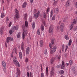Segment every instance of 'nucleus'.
<instances>
[{"label": "nucleus", "mask_w": 77, "mask_h": 77, "mask_svg": "<svg viewBox=\"0 0 77 77\" xmlns=\"http://www.w3.org/2000/svg\"><path fill=\"white\" fill-rule=\"evenodd\" d=\"M71 23L72 24L70 25V30H71L72 29L74 25L77 23V20L75 19H73L72 20Z\"/></svg>", "instance_id": "nucleus-1"}, {"label": "nucleus", "mask_w": 77, "mask_h": 77, "mask_svg": "<svg viewBox=\"0 0 77 77\" xmlns=\"http://www.w3.org/2000/svg\"><path fill=\"white\" fill-rule=\"evenodd\" d=\"M25 35L26 36L27 35V31H24V29H23V32L22 34V38L23 39H24L25 37Z\"/></svg>", "instance_id": "nucleus-2"}, {"label": "nucleus", "mask_w": 77, "mask_h": 77, "mask_svg": "<svg viewBox=\"0 0 77 77\" xmlns=\"http://www.w3.org/2000/svg\"><path fill=\"white\" fill-rule=\"evenodd\" d=\"M54 75V69L53 67L50 71V77H52V76Z\"/></svg>", "instance_id": "nucleus-3"}, {"label": "nucleus", "mask_w": 77, "mask_h": 77, "mask_svg": "<svg viewBox=\"0 0 77 77\" xmlns=\"http://www.w3.org/2000/svg\"><path fill=\"white\" fill-rule=\"evenodd\" d=\"M13 63L16 66H17L18 67L20 66L19 62L17 60H14V61H13Z\"/></svg>", "instance_id": "nucleus-4"}, {"label": "nucleus", "mask_w": 77, "mask_h": 77, "mask_svg": "<svg viewBox=\"0 0 77 77\" xmlns=\"http://www.w3.org/2000/svg\"><path fill=\"white\" fill-rule=\"evenodd\" d=\"M40 12L39 11H38L33 16V17L35 18V19H37L38 17L39 16Z\"/></svg>", "instance_id": "nucleus-5"}, {"label": "nucleus", "mask_w": 77, "mask_h": 77, "mask_svg": "<svg viewBox=\"0 0 77 77\" xmlns=\"http://www.w3.org/2000/svg\"><path fill=\"white\" fill-rule=\"evenodd\" d=\"M13 38L11 37H8L6 38V42L7 43H9L10 41H12Z\"/></svg>", "instance_id": "nucleus-6"}, {"label": "nucleus", "mask_w": 77, "mask_h": 77, "mask_svg": "<svg viewBox=\"0 0 77 77\" xmlns=\"http://www.w3.org/2000/svg\"><path fill=\"white\" fill-rule=\"evenodd\" d=\"M57 48L56 47V46H54L52 49V50L51 51V54H53V53H54L55 51H56V49Z\"/></svg>", "instance_id": "nucleus-7"}, {"label": "nucleus", "mask_w": 77, "mask_h": 77, "mask_svg": "<svg viewBox=\"0 0 77 77\" xmlns=\"http://www.w3.org/2000/svg\"><path fill=\"white\" fill-rule=\"evenodd\" d=\"M53 26L51 25L49 28V33H51L52 32H53Z\"/></svg>", "instance_id": "nucleus-8"}, {"label": "nucleus", "mask_w": 77, "mask_h": 77, "mask_svg": "<svg viewBox=\"0 0 77 77\" xmlns=\"http://www.w3.org/2000/svg\"><path fill=\"white\" fill-rule=\"evenodd\" d=\"M64 27V23H62L60 25V30L61 32H63V28Z\"/></svg>", "instance_id": "nucleus-9"}, {"label": "nucleus", "mask_w": 77, "mask_h": 77, "mask_svg": "<svg viewBox=\"0 0 77 77\" xmlns=\"http://www.w3.org/2000/svg\"><path fill=\"white\" fill-rule=\"evenodd\" d=\"M71 5V2H70V0H68L65 4V6L66 7H68Z\"/></svg>", "instance_id": "nucleus-10"}, {"label": "nucleus", "mask_w": 77, "mask_h": 77, "mask_svg": "<svg viewBox=\"0 0 77 77\" xmlns=\"http://www.w3.org/2000/svg\"><path fill=\"white\" fill-rule=\"evenodd\" d=\"M18 29V26L16 25L15 26H14L12 27V30H13V32H14L15 30H17Z\"/></svg>", "instance_id": "nucleus-11"}, {"label": "nucleus", "mask_w": 77, "mask_h": 77, "mask_svg": "<svg viewBox=\"0 0 77 77\" xmlns=\"http://www.w3.org/2000/svg\"><path fill=\"white\" fill-rule=\"evenodd\" d=\"M2 64L3 66V68L4 69H6V63L4 61H3L2 62Z\"/></svg>", "instance_id": "nucleus-12"}, {"label": "nucleus", "mask_w": 77, "mask_h": 77, "mask_svg": "<svg viewBox=\"0 0 77 77\" xmlns=\"http://www.w3.org/2000/svg\"><path fill=\"white\" fill-rule=\"evenodd\" d=\"M26 54H29V53L30 52V48L29 47L26 48Z\"/></svg>", "instance_id": "nucleus-13"}, {"label": "nucleus", "mask_w": 77, "mask_h": 77, "mask_svg": "<svg viewBox=\"0 0 77 77\" xmlns=\"http://www.w3.org/2000/svg\"><path fill=\"white\" fill-rule=\"evenodd\" d=\"M24 44L23 42H22L21 44V50L23 51V52H24L25 51V50H24Z\"/></svg>", "instance_id": "nucleus-14"}, {"label": "nucleus", "mask_w": 77, "mask_h": 77, "mask_svg": "<svg viewBox=\"0 0 77 77\" xmlns=\"http://www.w3.org/2000/svg\"><path fill=\"white\" fill-rule=\"evenodd\" d=\"M54 59H55L54 58H51L50 60V63L51 65L53 64V62H54Z\"/></svg>", "instance_id": "nucleus-15"}, {"label": "nucleus", "mask_w": 77, "mask_h": 77, "mask_svg": "<svg viewBox=\"0 0 77 77\" xmlns=\"http://www.w3.org/2000/svg\"><path fill=\"white\" fill-rule=\"evenodd\" d=\"M62 64L61 68L62 69H64V68H65V63L64 62V61H62Z\"/></svg>", "instance_id": "nucleus-16"}, {"label": "nucleus", "mask_w": 77, "mask_h": 77, "mask_svg": "<svg viewBox=\"0 0 77 77\" xmlns=\"http://www.w3.org/2000/svg\"><path fill=\"white\" fill-rule=\"evenodd\" d=\"M27 5V2H24L22 5V8H24L26 7V5Z\"/></svg>", "instance_id": "nucleus-17"}, {"label": "nucleus", "mask_w": 77, "mask_h": 77, "mask_svg": "<svg viewBox=\"0 0 77 77\" xmlns=\"http://www.w3.org/2000/svg\"><path fill=\"white\" fill-rule=\"evenodd\" d=\"M54 13L56 14H57L59 13V9L57 8H56L55 9Z\"/></svg>", "instance_id": "nucleus-18"}, {"label": "nucleus", "mask_w": 77, "mask_h": 77, "mask_svg": "<svg viewBox=\"0 0 77 77\" xmlns=\"http://www.w3.org/2000/svg\"><path fill=\"white\" fill-rule=\"evenodd\" d=\"M19 55L20 59H22L23 57V54H22V52H20L19 53Z\"/></svg>", "instance_id": "nucleus-19"}, {"label": "nucleus", "mask_w": 77, "mask_h": 77, "mask_svg": "<svg viewBox=\"0 0 77 77\" xmlns=\"http://www.w3.org/2000/svg\"><path fill=\"white\" fill-rule=\"evenodd\" d=\"M14 18H17V19H18L19 18V15L18 14H16L15 15Z\"/></svg>", "instance_id": "nucleus-20"}, {"label": "nucleus", "mask_w": 77, "mask_h": 77, "mask_svg": "<svg viewBox=\"0 0 77 77\" xmlns=\"http://www.w3.org/2000/svg\"><path fill=\"white\" fill-rule=\"evenodd\" d=\"M64 73V71L63 70H60L59 71V74H63Z\"/></svg>", "instance_id": "nucleus-21"}, {"label": "nucleus", "mask_w": 77, "mask_h": 77, "mask_svg": "<svg viewBox=\"0 0 77 77\" xmlns=\"http://www.w3.org/2000/svg\"><path fill=\"white\" fill-rule=\"evenodd\" d=\"M55 39L54 38H53L51 42V43H52V45H54V41H55Z\"/></svg>", "instance_id": "nucleus-22"}, {"label": "nucleus", "mask_w": 77, "mask_h": 77, "mask_svg": "<svg viewBox=\"0 0 77 77\" xmlns=\"http://www.w3.org/2000/svg\"><path fill=\"white\" fill-rule=\"evenodd\" d=\"M32 29H35V23L34 22H33L32 24Z\"/></svg>", "instance_id": "nucleus-23"}, {"label": "nucleus", "mask_w": 77, "mask_h": 77, "mask_svg": "<svg viewBox=\"0 0 77 77\" xmlns=\"http://www.w3.org/2000/svg\"><path fill=\"white\" fill-rule=\"evenodd\" d=\"M9 33L10 35H12V33H13V30H12V27L11 29L9 30Z\"/></svg>", "instance_id": "nucleus-24"}, {"label": "nucleus", "mask_w": 77, "mask_h": 77, "mask_svg": "<svg viewBox=\"0 0 77 77\" xmlns=\"http://www.w3.org/2000/svg\"><path fill=\"white\" fill-rule=\"evenodd\" d=\"M71 43H72V40H71V39H70L69 40L68 43L69 46H70L71 45Z\"/></svg>", "instance_id": "nucleus-25"}, {"label": "nucleus", "mask_w": 77, "mask_h": 77, "mask_svg": "<svg viewBox=\"0 0 77 77\" xmlns=\"http://www.w3.org/2000/svg\"><path fill=\"white\" fill-rule=\"evenodd\" d=\"M1 18H3V17H5V14H4V13H1Z\"/></svg>", "instance_id": "nucleus-26"}, {"label": "nucleus", "mask_w": 77, "mask_h": 77, "mask_svg": "<svg viewBox=\"0 0 77 77\" xmlns=\"http://www.w3.org/2000/svg\"><path fill=\"white\" fill-rule=\"evenodd\" d=\"M17 37V38H20L21 37V34L20 32H19L18 33Z\"/></svg>", "instance_id": "nucleus-27"}, {"label": "nucleus", "mask_w": 77, "mask_h": 77, "mask_svg": "<svg viewBox=\"0 0 77 77\" xmlns=\"http://www.w3.org/2000/svg\"><path fill=\"white\" fill-rule=\"evenodd\" d=\"M64 38L66 39V40H68L69 39V38L68 37V35H66L64 36Z\"/></svg>", "instance_id": "nucleus-28"}, {"label": "nucleus", "mask_w": 77, "mask_h": 77, "mask_svg": "<svg viewBox=\"0 0 77 77\" xmlns=\"http://www.w3.org/2000/svg\"><path fill=\"white\" fill-rule=\"evenodd\" d=\"M48 67H46V75H48Z\"/></svg>", "instance_id": "nucleus-29"}, {"label": "nucleus", "mask_w": 77, "mask_h": 77, "mask_svg": "<svg viewBox=\"0 0 77 77\" xmlns=\"http://www.w3.org/2000/svg\"><path fill=\"white\" fill-rule=\"evenodd\" d=\"M45 52L44 53V54H46V57L47 58V50L45 49Z\"/></svg>", "instance_id": "nucleus-30"}, {"label": "nucleus", "mask_w": 77, "mask_h": 77, "mask_svg": "<svg viewBox=\"0 0 77 77\" xmlns=\"http://www.w3.org/2000/svg\"><path fill=\"white\" fill-rule=\"evenodd\" d=\"M15 12L16 14H19V11H18V10L17 9H15Z\"/></svg>", "instance_id": "nucleus-31"}, {"label": "nucleus", "mask_w": 77, "mask_h": 77, "mask_svg": "<svg viewBox=\"0 0 77 77\" xmlns=\"http://www.w3.org/2000/svg\"><path fill=\"white\" fill-rule=\"evenodd\" d=\"M44 26L42 25H41V30H42V31H44Z\"/></svg>", "instance_id": "nucleus-32"}, {"label": "nucleus", "mask_w": 77, "mask_h": 77, "mask_svg": "<svg viewBox=\"0 0 77 77\" xmlns=\"http://www.w3.org/2000/svg\"><path fill=\"white\" fill-rule=\"evenodd\" d=\"M17 72L18 75H20V70H19V69L17 68Z\"/></svg>", "instance_id": "nucleus-33"}, {"label": "nucleus", "mask_w": 77, "mask_h": 77, "mask_svg": "<svg viewBox=\"0 0 77 77\" xmlns=\"http://www.w3.org/2000/svg\"><path fill=\"white\" fill-rule=\"evenodd\" d=\"M25 25L26 27H27V26H28V22H27V21H25Z\"/></svg>", "instance_id": "nucleus-34"}, {"label": "nucleus", "mask_w": 77, "mask_h": 77, "mask_svg": "<svg viewBox=\"0 0 77 77\" xmlns=\"http://www.w3.org/2000/svg\"><path fill=\"white\" fill-rule=\"evenodd\" d=\"M68 45H66V48H65V52H66V50H68Z\"/></svg>", "instance_id": "nucleus-35"}, {"label": "nucleus", "mask_w": 77, "mask_h": 77, "mask_svg": "<svg viewBox=\"0 0 77 77\" xmlns=\"http://www.w3.org/2000/svg\"><path fill=\"white\" fill-rule=\"evenodd\" d=\"M43 15H44V18H46V13H45V12L44 11L43 12Z\"/></svg>", "instance_id": "nucleus-36"}, {"label": "nucleus", "mask_w": 77, "mask_h": 77, "mask_svg": "<svg viewBox=\"0 0 77 77\" xmlns=\"http://www.w3.org/2000/svg\"><path fill=\"white\" fill-rule=\"evenodd\" d=\"M57 1H55L53 3V5H54V6H55L57 4Z\"/></svg>", "instance_id": "nucleus-37"}, {"label": "nucleus", "mask_w": 77, "mask_h": 77, "mask_svg": "<svg viewBox=\"0 0 77 77\" xmlns=\"http://www.w3.org/2000/svg\"><path fill=\"white\" fill-rule=\"evenodd\" d=\"M53 11H51V17H52V16H53Z\"/></svg>", "instance_id": "nucleus-38"}, {"label": "nucleus", "mask_w": 77, "mask_h": 77, "mask_svg": "<svg viewBox=\"0 0 77 77\" xmlns=\"http://www.w3.org/2000/svg\"><path fill=\"white\" fill-rule=\"evenodd\" d=\"M62 51H64V49L65 48V46H64V45H63L62 46Z\"/></svg>", "instance_id": "nucleus-39"}, {"label": "nucleus", "mask_w": 77, "mask_h": 77, "mask_svg": "<svg viewBox=\"0 0 77 77\" xmlns=\"http://www.w3.org/2000/svg\"><path fill=\"white\" fill-rule=\"evenodd\" d=\"M50 10V8H48V9H47L46 12H47V14H48V13L49 12V11Z\"/></svg>", "instance_id": "nucleus-40"}, {"label": "nucleus", "mask_w": 77, "mask_h": 77, "mask_svg": "<svg viewBox=\"0 0 77 77\" xmlns=\"http://www.w3.org/2000/svg\"><path fill=\"white\" fill-rule=\"evenodd\" d=\"M52 20H55V15H54L52 18Z\"/></svg>", "instance_id": "nucleus-41"}, {"label": "nucleus", "mask_w": 77, "mask_h": 77, "mask_svg": "<svg viewBox=\"0 0 77 77\" xmlns=\"http://www.w3.org/2000/svg\"><path fill=\"white\" fill-rule=\"evenodd\" d=\"M6 23H8V21H9V17H7L6 18Z\"/></svg>", "instance_id": "nucleus-42"}, {"label": "nucleus", "mask_w": 77, "mask_h": 77, "mask_svg": "<svg viewBox=\"0 0 77 77\" xmlns=\"http://www.w3.org/2000/svg\"><path fill=\"white\" fill-rule=\"evenodd\" d=\"M27 13H26L24 15V18H27Z\"/></svg>", "instance_id": "nucleus-43"}, {"label": "nucleus", "mask_w": 77, "mask_h": 77, "mask_svg": "<svg viewBox=\"0 0 77 77\" xmlns=\"http://www.w3.org/2000/svg\"><path fill=\"white\" fill-rule=\"evenodd\" d=\"M37 33L38 35H40V31H39V30L38 29L37 30Z\"/></svg>", "instance_id": "nucleus-44"}, {"label": "nucleus", "mask_w": 77, "mask_h": 77, "mask_svg": "<svg viewBox=\"0 0 77 77\" xmlns=\"http://www.w3.org/2000/svg\"><path fill=\"white\" fill-rule=\"evenodd\" d=\"M39 42L40 43V44H43V41L42 40H40Z\"/></svg>", "instance_id": "nucleus-45"}, {"label": "nucleus", "mask_w": 77, "mask_h": 77, "mask_svg": "<svg viewBox=\"0 0 77 77\" xmlns=\"http://www.w3.org/2000/svg\"><path fill=\"white\" fill-rule=\"evenodd\" d=\"M14 60H17V57L16 56H15L14 58V60H13V61Z\"/></svg>", "instance_id": "nucleus-46"}, {"label": "nucleus", "mask_w": 77, "mask_h": 77, "mask_svg": "<svg viewBox=\"0 0 77 77\" xmlns=\"http://www.w3.org/2000/svg\"><path fill=\"white\" fill-rule=\"evenodd\" d=\"M28 62V58L27 57H26L25 59V62L27 63V62Z\"/></svg>", "instance_id": "nucleus-47"}, {"label": "nucleus", "mask_w": 77, "mask_h": 77, "mask_svg": "<svg viewBox=\"0 0 77 77\" xmlns=\"http://www.w3.org/2000/svg\"><path fill=\"white\" fill-rule=\"evenodd\" d=\"M61 65H57V68H61Z\"/></svg>", "instance_id": "nucleus-48"}, {"label": "nucleus", "mask_w": 77, "mask_h": 77, "mask_svg": "<svg viewBox=\"0 0 77 77\" xmlns=\"http://www.w3.org/2000/svg\"><path fill=\"white\" fill-rule=\"evenodd\" d=\"M14 51L16 54H17V49L16 48H14Z\"/></svg>", "instance_id": "nucleus-49"}, {"label": "nucleus", "mask_w": 77, "mask_h": 77, "mask_svg": "<svg viewBox=\"0 0 77 77\" xmlns=\"http://www.w3.org/2000/svg\"><path fill=\"white\" fill-rule=\"evenodd\" d=\"M12 25V22H10V23H9V27H11V25Z\"/></svg>", "instance_id": "nucleus-50"}, {"label": "nucleus", "mask_w": 77, "mask_h": 77, "mask_svg": "<svg viewBox=\"0 0 77 77\" xmlns=\"http://www.w3.org/2000/svg\"><path fill=\"white\" fill-rule=\"evenodd\" d=\"M77 28L75 27L73 28V30H74V31H76V30H77Z\"/></svg>", "instance_id": "nucleus-51"}, {"label": "nucleus", "mask_w": 77, "mask_h": 77, "mask_svg": "<svg viewBox=\"0 0 77 77\" xmlns=\"http://www.w3.org/2000/svg\"><path fill=\"white\" fill-rule=\"evenodd\" d=\"M36 12H37L36 10L34 9L33 11V14H35V13H36Z\"/></svg>", "instance_id": "nucleus-52"}, {"label": "nucleus", "mask_w": 77, "mask_h": 77, "mask_svg": "<svg viewBox=\"0 0 77 77\" xmlns=\"http://www.w3.org/2000/svg\"><path fill=\"white\" fill-rule=\"evenodd\" d=\"M49 47H50V48H52V46H51V43H50L49 44Z\"/></svg>", "instance_id": "nucleus-53"}, {"label": "nucleus", "mask_w": 77, "mask_h": 77, "mask_svg": "<svg viewBox=\"0 0 77 77\" xmlns=\"http://www.w3.org/2000/svg\"><path fill=\"white\" fill-rule=\"evenodd\" d=\"M29 77H33V75L32 74V73L30 72V75H29Z\"/></svg>", "instance_id": "nucleus-54"}, {"label": "nucleus", "mask_w": 77, "mask_h": 77, "mask_svg": "<svg viewBox=\"0 0 77 77\" xmlns=\"http://www.w3.org/2000/svg\"><path fill=\"white\" fill-rule=\"evenodd\" d=\"M69 63L70 65H72V60H70L69 61Z\"/></svg>", "instance_id": "nucleus-55"}, {"label": "nucleus", "mask_w": 77, "mask_h": 77, "mask_svg": "<svg viewBox=\"0 0 77 77\" xmlns=\"http://www.w3.org/2000/svg\"><path fill=\"white\" fill-rule=\"evenodd\" d=\"M41 77H44V73H42L41 74Z\"/></svg>", "instance_id": "nucleus-56"}, {"label": "nucleus", "mask_w": 77, "mask_h": 77, "mask_svg": "<svg viewBox=\"0 0 77 77\" xmlns=\"http://www.w3.org/2000/svg\"><path fill=\"white\" fill-rule=\"evenodd\" d=\"M40 47H43V46H44V45H43V44H40Z\"/></svg>", "instance_id": "nucleus-57"}, {"label": "nucleus", "mask_w": 77, "mask_h": 77, "mask_svg": "<svg viewBox=\"0 0 77 77\" xmlns=\"http://www.w3.org/2000/svg\"><path fill=\"white\" fill-rule=\"evenodd\" d=\"M27 75L28 77H29V72H27Z\"/></svg>", "instance_id": "nucleus-58"}, {"label": "nucleus", "mask_w": 77, "mask_h": 77, "mask_svg": "<svg viewBox=\"0 0 77 77\" xmlns=\"http://www.w3.org/2000/svg\"><path fill=\"white\" fill-rule=\"evenodd\" d=\"M41 71H42V64H41Z\"/></svg>", "instance_id": "nucleus-59"}, {"label": "nucleus", "mask_w": 77, "mask_h": 77, "mask_svg": "<svg viewBox=\"0 0 77 77\" xmlns=\"http://www.w3.org/2000/svg\"><path fill=\"white\" fill-rule=\"evenodd\" d=\"M0 32H1V35H2V34H3V31H0Z\"/></svg>", "instance_id": "nucleus-60"}, {"label": "nucleus", "mask_w": 77, "mask_h": 77, "mask_svg": "<svg viewBox=\"0 0 77 77\" xmlns=\"http://www.w3.org/2000/svg\"><path fill=\"white\" fill-rule=\"evenodd\" d=\"M30 2H31V3H32L33 2V0H30Z\"/></svg>", "instance_id": "nucleus-61"}, {"label": "nucleus", "mask_w": 77, "mask_h": 77, "mask_svg": "<svg viewBox=\"0 0 77 77\" xmlns=\"http://www.w3.org/2000/svg\"><path fill=\"white\" fill-rule=\"evenodd\" d=\"M75 6L76 8H77V2H76L75 3Z\"/></svg>", "instance_id": "nucleus-62"}, {"label": "nucleus", "mask_w": 77, "mask_h": 77, "mask_svg": "<svg viewBox=\"0 0 77 77\" xmlns=\"http://www.w3.org/2000/svg\"><path fill=\"white\" fill-rule=\"evenodd\" d=\"M3 31V28L2 27L1 28V30L0 31Z\"/></svg>", "instance_id": "nucleus-63"}, {"label": "nucleus", "mask_w": 77, "mask_h": 77, "mask_svg": "<svg viewBox=\"0 0 77 77\" xmlns=\"http://www.w3.org/2000/svg\"><path fill=\"white\" fill-rule=\"evenodd\" d=\"M63 20H63V22H65V19L63 18Z\"/></svg>", "instance_id": "nucleus-64"}]
</instances>
